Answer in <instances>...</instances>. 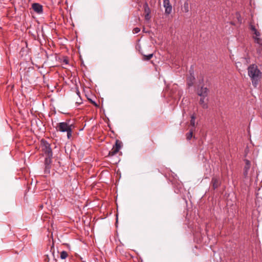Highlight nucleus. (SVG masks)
I'll return each mask as SVG.
<instances>
[{"mask_svg":"<svg viewBox=\"0 0 262 262\" xmlns=\"http://www.w3.org/2000/svg\"><path fill=\"white\" fill-rule=\"evenodd\" d=\"M248 73L253 85L256 88L261 78V72L256 65L252 64L248 68Z\"/></svg>","mask_w":262,"mask_h":262,"instance_id":"nucleus-1","label":"nucleus"},{"mask_svg":"<svg viewBox=\"0 0 262 262\" xmlns=\"http://www.w3.org/2000/svg\"><path fill=\"white\" fill-rule=\"evenodd\" d=\"M72 124H70L68 122H62L57 124L56 129L60 132H67V138L70 139L72 134Z\"/></svg>","mask_w":262,"mask_h":262,"instance_id":"nucleus-2","label":"nucleus"},{"mask_svg":"<svg viewBox=\"0 0 262 262\" xmlns=\"http://www.w3.org/2000/svg\"><path fill=\"white\" fill-rule=\"evenodd\" d=\"M250 29L252 33L254 42L258 44L259 47L262 48V39L260 38V32L256 28L255 26L252 24L250 25Z\"/></svg>","mask_w":262,"mask_h":262,"instance_id":"nucleus-3","label":"nucleus"},{"mask_svg":"<svg viewBox=\"0 0 262 262\" xmlns=\"http://www.w3.org/2000/svg\"><path fill=\"white\" fill-rule=\"evenodd\" d=\"M121 147V142L119 140H116L115 145L113 146L112 149L109 151L108 155L110 156H113L116 155Z\"/></svg>","mask_w":262,"mask_h":262,"instance_id":"nucleus-4","label":"nucleus"},{"mask_svg":"<svg viewBox=\"0 0 262 262\" xmlns=\"http://www.w3.org/2000/svg\"><path fill=\"white\" fill-rule=\"evenodd\" d=\"M42 150L46 157H52L53 153L52 149L51 148L50 145L48 143L46 142L44 143Z\"/></svg>","mask_w":262,"mask_h":262,"instance_id":"nucleus-5","label":"nucleus"},{"mask_svg":"<svg viewBox=\"0 0 262 262\" xmlns=\"http://www.w3.org/2000/svg\"><path fill=\"white\" fill-rule=\"evenodd\" d=\"M163 6L165 8V13L166 15L170 14L172 12V7L169 0L163 1Z\"/></svg>","mask_w":262,"mask_h":262,"instance_id":"nucleus-6","label":"nucleus"},{"mask_svg":"<svg viewBox=\"0 0 262 262\" xmlns=\"http://www.w3.org/2000/svg\"><path fill=\"white\" fill-rule=\"evenodd\" d=\"M208 92L209 90L206 87L202 86L201 88H198L197 94L200 97H206L208 95Z\"/></svg>","mask_w":262,"mask_h":262,"instance_id":"nucleus-7","label":"nucleus"},{"mask_svg":"<svg viewBox=\"0 0 262 262\" xmlns=\"http://www.w3.org/2000/svg\"><path fill=\"white\" fill-rule=\"evenodd\" d=\"M245 165L244 168V176L245 178L248 177L249 170L250 168L251 164L249 160L246 159L245 160Z\"/></svg>","mask_w":262,"mask_h":262,"instance_id":"nucleus-8","label":"nucleus"},{"mask_svg":"<svg viewBox=\"0 0 262 262\" xmlns=\"http://www.w3.org/2000/svg\"><path fill=\"white\" fill-rule=\"evenodd\" d=\"M195 80V77L194 76V73L192 71L190 73V76L187 78V84L188 86H192L193 85Z\"/></svg>","mask_w":262,"mask_h":262,"instance_id":"nucleus-9","label":"nucleus"},{"mask_svg":"<svg viewBox=\"0 0 262 262\" xmlns=\"http://www.w3.org/2000/svg\"><path fill=\"white\" fill-rule=\"evenodd\" d=\"M32 8L35 12L38 13H40L42 12V6L38 3L33 4Z\"/></svg>","mask_w":262,"mask_h":262,"instance_id":"nucleus-10","label":"nucleus"},{"mask_svg":"<svg viewBox=\"0 0 262 262\" xmlns=\"http://www.w3.org/2000/svg\"><path fill=\"white\" fill-rule=\"evenodd\" d=\"M211 183H212V186L214 189L217 188L220 184L219 179L215 177L212 178Z\"/></svg>","mask_w":262,"mask_h":262,"instance_id":"nucleus-11","label":"nucleus"},{"mask_svg":"<svg viewBox=\"0 0 262 262\" xmlns=\"http://www.w3.org/2000/svg\"><path fill=\"white\" fill-rule=\"evenodd\" d=\"M141 54L143 55V59L144 60H148L153 56V53L145 54L144 53L142 52Z\"/></svg>","mask_w":262,"mask_h":262,"instance_id":"nucleus-12","label":"nucleus"},{"mask_svg":"<svg viewBox=\"0 0 262 262\" xmlns=\"http://www.w3.org/2000/svg\"><path fill=\"white\" fill-rule=\"evenodd\" d=\"M183 11L185 12V13H188L189 11V4H188V2L187 1H186L184 2V4H183Z\"/></svg>","mask_w":262,"mask_h":262,"instance_id":"nucleus-13","label":"nucleus"},{"mask_svg":"<svg viewBox=\"0 0 262 262\" xmlns=\"http://www.w3.org/2000/svg\"><path fill=\"white\" fill-rule=\"evenodd\" d=\"M201 99L200 100V104L202 105L203 108H207L208 107V105L207 103H205L204 101V99L205 97H201Z\"/></svg>","mask_w":262,"mask_h":262,"instance_id":"nucleus-14","label":"nucleus"},{"mask_svg":"<svg viewBox=\"0 0 262 262\" xmlns=\"http://www.w3.org/2000/svg\"><path fill=\"white\" fill-rule=\"evenodd\" d=\"M144 12L145 14H150V9L148 7L147 3H145L143 6Z\"/></svg>","mask_w":262,"mask_h":262,"instance_id":"nucleus-15","label":"nucleus"},{"mask_svg":"<svg viewBox=\"0 0 262 262\" xmlns=\"http://www.w3.org/2000/svg\"><path fill=\"white\" fill-rule=\"evenodd\" d=\"M52 157H46L45 160V165H50L51 163V159Z\"/></svg>","mask_w":262,"mask_h":262,"instance_id":"nucleus-16","label":"nucleus"},{"mask_svg":"<svg viewBox=\"0 0 262 262\" xmlns=\"http://www.w3.org/2000/svg\"><path fill=\"white\" fill-rule=\"evenodd\" d=\"M68 256V253L65 251H62L60 253V258L62 259H66Z\"/></svg>","mask_w":262,"mask_h":262,"instance_id":"nucleus-17","label":"nucleus"},{"mask_svg":"<svg viewBox=\"0 0 262 262\" xmlns=\"http://www.w3.org/2000/svg\"><path fill=\"white\" fill-rule=\"evenodd\" d=\"M195 117L194 115H192L191 116V120H190V124L192 126H195Z\"/></svg>","mask_w":262,"mask_h":262,"instance_id":"nucleus-18","label":"nucleus"},{"mask_svg":"<svg viewBox=\"0 0 262 262\" xmlns=\"http://www.w3.org/2000/svg\"><path fill=\"white\" fill-rule=\"evenodd\" d=\"M192 130H191L188 134L186 135V138L188 140H190L192 137Z\"/></svg>","mask_w":262,"mask_h":262,"instance_id":"nucleus-19","label":"nucleus"},{"mask_svg":"<svg viewBox=\"0 0 262 262\" xmlns=\"http://www.w3.org/2000/svg\"><path fill=\"white\" fill-rule=\"evenodd\" d=\"M51 168L50 165H45V173H50V169Z\"/></svg>","mask_w":262,"mask_h":262,"instance_id":"nucleus-20","label":"nucleus"},{"mask_svg":"<svg viewBox=\"0 0 262 262\" xmlns=\"http://www.w3.org/2000/svg\"><path fill=\"white\" fill-rule=\"evenodd\" d=\"M140 31V29L138 27L135 28L133 30V32L134 34L138 33Z\"/></svg>","mask_w":262,"mask_h":262,"instance_id":"nucleus-21","label":"nucleus"},{"mask_svg":"<svg viewBox=\"0 0 262 262\" xmlns=\"http://www.w3.org/2000/svg\"><path fill=\"white\" fill-rule=\"evenodd\" d=\"M145 19L147 21L149 20L150 19V14H145Z\"/></svg>","mask_w":262,"mask_h":262,"instance_id":"nucleus-22","label":"nucleus"},{"mask_svg":"<svg viewBox=\"0 0 262 262\" xmlns=\"http://www.w3.org/2000/svg\"><path fill=\"white\" fill-rule=\"evenodd\" d=\"M244 59L245 60V62L247 64L249 63L250 61V57H247L244 58Z\"/></svg>","mask_w":262,"mask_h":262,"instance_id":"nucleus-23","label":"nucleus"},{"mask_svg":"<svg viewBox=\"0 0 262 262\" xmlns=\"http://www.w3.org/2000/svg\"><path fill=\"white\" fill-rule=\"evenodd\" d=\"M82 99H81V98H79V99L76 102V104H77L78 105H79L80 104L82 103Z\"/></svg>","mask_w":262,"mask_h":262,"instance_id":"nucleus-24","label":"nucleus"},{"mask_svg":"<svg viewBox=\"0 0 262 262\" xmlns=\"http://www.w3.org/2000/svg\"><path fill=\"white\" fill-rule=\"evenodd\" d=\"M90 101H91V103H92V104H93L95 106H98L97 104L95 101H93V100H91V99H90Z\"/></svg>","mask_w":262,"mask_h":262,"instance_id":"nucleus-25","label":"nucleus"},{"mask_svg":"<svg viewBox=\"0 0 262 262\" xmlns=\"http://www.w3.org/2000/svg\"><path fill=\"white\" fill-rule=\"evenodd\" d=\"M79 94H80L79 92L78 91H77V95H76V96H77V97H80V96H79Z\"/></svg>","mask_w":262,"mask_h":262,"instance_id":"nucleus-26","label":"nucleus"},{"mask_svg":"<svg viewBox=\"0 0 262 262\" xmlns=\"http://www.w3.org/2000/svg\"><path fill=\"white\" fill-rule=\"evenodd\" d=\"M64 62L66 64H67V63H68V60H67V59H64Z\"/></svg>","mask_w":262,"mask_h":262,"instance_id":"nucleus-27","label":"nucleus"},{"mask_svg":"<svg viewBox=\"0 0 262 262\" xmlns=\"http://www.w3.org/2000/svg\"><path fill=\"white\" fill-rule=\"evenodd\" d=\"M203 79H202V80H201V82H203Z\"/></svg>","mask_w":262,"mask_h":262,"instance_id":"nucleus-28","label":"nucleus"}]
</instances>
